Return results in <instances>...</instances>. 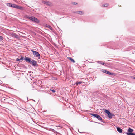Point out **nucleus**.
<instances>
[{
  "mask_svg": "<svg viewBox=\"0 0 135 135\" xmlns=\"http://www.w3.org/2000/svg\"><path fill=\"white\" fill-rule=\"evenodd\" d=\"M78 83L79 84H80L82 83V82H81V81H80V82H78Z\"/></svg>",
  "mask_w": 135,
  "mask_h": 135,
  "instance_id": "obj_26",
  "label": "nucleus"
},
{
  "mask_svg": "<svg viewBox=\"0 0 135 135\" xmlns=\"http://www.w3.org/2000/svg\"><path fill=\"white\" fill-rule=\"evenodd\" d=\"M133 130L132 129L129 127L128 129V132H126L125 133L127 135H135V133H132Z\"/></svg>",
  "mask_w": 135,
  "mask_h": 135,
  "instance_id": "obj_2",
  "label": "nucleus"
},
{
  "mask_svg": "<svg viewBox=\"0 0 135 135\" xmlns=\"http://www.w3.org/2000/svg\"><path fill=\"white\" fill-rule=\"evenodd\" d=\"M42 2V3L49 6H52V3L48 1H43Z\"/></svg>",
  "mask_w": 135,
  "mask_h": 135,
  "instance_id": "obj_5",
  "label": "nucleus"
},
{
  "mask_svg": "<svg viewBox=\"0 0 135 135\" xmlns=\"http://www.w3.org/2000/svg\"><path fill=\"white\" fill-rule=\"evenodd\" d=\"M68 59L70 60L71 61L73 62V63H74L75 62V61L74 60L72 59V58L70 57H68Z\"/></svg>",
  "mask_w": 135,
  "mask_h": 135,
  "instance_id": "obj_12",
  "label": "nucleus"
},
{
  "mask_svg": "<svg viewBox=\"0 0 135 135\" xmlns=\"http://www.w3.org/2000/svg\"><path fill=\"white\" fill-rule=\"evenodd\" d=\"M31 51L33 52L35 57H38L39 59L40 58V55L38 52L33 50H31Z\"/></svg>",
  "mask_w": 135,
  "mask_h": 135,
  "instance_id": "obj_3",
  "label": "nucleus"
},
{
  "mask_svg": "<svg viewBox=\"0 0 135 135\" xmlns=\"http://www.w3.org/2000/svg\"><path fill=\"white\" fill-rule=\"evenodd\" d=\"M98 62V63H99L100 64H102V65H103L104 64V63L102 61H99Z\"/></svg>",
  "mask_w": 135,
  "mask_h": 135,
  "instance_id": "obj_19",
  "label": "nucleus"
},
{
  "mask_svg": "<svg viewBox=\"0 0 135 135\" xmlns=\"http://www.w3.org/2000/svg\"><path fill=\"white\" fill-rule=\"evenodd\" d=\"M105 113L108 114H110V112L108 110H105Z\"/></svg>",
  "mask_w": 135,
  "mask_h": 135,
  "instance_id": "obj_18",
  "label": "nucleus"
},
{
  "mask_svg": "<svg viewBox=\"0 0 135 135\" xmlns=\"http://www.w3.org/2000/svg\"><path fill=\"white\" fill-rule=\"evenodd\" d=\"M50 91H52L53 93H54L55 92V91L54 90L50 89Z\"/></svg>",
  "mask_w": 135,
  "mask_h": 135,
  "instance_id": "obj_22",
  "label": "nucleus"
},
{
  "mask_svg": "<svg viewBox=\"0 0 135 135\" xmlns=\"http://www.w3.org/2000/svg\"><path fill=\"white\" fill-rule=\"evenodd\" d=\"M75 84L76 85H77L78 84V82L77 81L75 83Z\"/></svg>",
  "mask_w": 135,
  "mask_h": 135,
  "instance_id": "obj_24",
  "label": "nucleus"
},
{
  "mask_svg": "<svg viewBox=\"0 0 135 135\" xmlns=\"http://www.w3.org/2000/svg\"><path fill=\"white\" fill-rule=\"evenodd\" d=\"M33 16H32V17H29L28 16H27V18L28 19H29L30 20H31L32 21V20L33 19Z\"/></svg>",
  "mask_w": 135,
  "mask_h": 135,
  "instance_id": "obj_15",
  "label": "nucleus"
},
{
  "mask_svg": "<svg viewBox=\"0 0 135 135\" xmlns=\"http://www.w3.org/2000/svg\"><path fill=\"white\" fill-rule=\"evenodd\" d=\"M108 115L110 118H112V114L110 113V114H108Z\"/></svg>",
  "mask_w": 135,
  "mask_h": 135,
  "instance_id": "obj_17",
  "label": "nucleus"
},
{
  "mask_svg": "<svg viewBox=\"0 0 135 135\" xmlns=\"http://www.w3.org/2000/svg\"><path fill=\"white\" fill-rule=\"evenodd\" d=\"M25 59L26 60V61L30 63L31 61L30 58L26 57Z\"/></svg>",
  "mask_w": 135,
  "mask_h": 135,
  "instance_id": "obj_9",
  "label": "nucleus"
},
{
  "mask_svg": "<svg viewBox=\"0 0 135 135\" xmlns=\"http://www.w3.org/2000/svg\"><path fill=\"white\" fill-rule=\"evenodd\" d=\"M72 4H73L74 5H76L77 4V3L76 2H73L72 3Z\"/></svg>",
  "mask_w": 135,
  "mask_h": 135,
  "instance_id": "obj_21",
  "label": "nucleus"
},
{
  "mask_svg": "<svg viewBox=\"0 0 135 135\" xmlns=\"http://www.w3.org/2000/svg\"><path fill=\"white\" fill-rule=\"evenodd\" d=\"M13 36L15 38H17L18 35L15 33H13L12 34Z\"/></svg>",
  "mask_w": 135,
  "mask_h": 135,
  "instance_id": "obj_14",
  "label": "nucleus"
},
{
  "mask_svg": "<svg viewBox=\"0 0 135 135\" xmlns=\"http://www.w3.org/2000/svg\"><path fill=\"white\" fill-rule=\"evenodd\" d=\"M105 73L108 74L109 75H112L113 74V73H110L109 71L107 70H106V71H105Z\"/></svg>",
  "mask_w": 135,
  "mask_h": 135,
  "instance_id": "obj_11",
  "label": "nucleus"
},
{
  "mask_svg": "<svg viewBox=\"0 0 135 135\" xmlns=\"http://www.w3.org/2000/svg\"><path fill=\"white\" fill-rule=\"evenodd\" d=\"M91 115L96 117L98 120L100 121H102V119L101 117L98 115L95 114H91Z\"/></svg>",
  "mask_w": 135,
  "mask_h": 135,
  "instance_id": "obj_4",
  "label": "nucleus"
},
{
  "mask_svg": "<svg viewBox=\"0 0 135 135\" xmlns=\"http://www.w3.org/2000/svg\"><path fill=\"white\" fill-rule=\"evenodd\" d=\"M30 64H32L33 66H36L37 64L36 61L33 60L31 61Z\"/></svg>",
  "mask_w": 135,
  "mask_h": 135,
  "instance_id": "obj_6",
  "label": "nucleus"
},
{
  "mask_svg": "<svg viewBox=\"0 0 135 135\" xmlns=\"http://www.w3.org/2000/svg\"><path fill=\"white\" fill-rule=\"evenodd\" d=\"M102 71L103 73H105V71H106V70H105L104 69H102Z\"/></svg>",
  "mask_w": 135,
  "mask_h": 135,
  "instance_id": "obj_23",
  "label": "nucleus"
},
{
  "mask_svg": "<svg viewBox=\"0 0 135 135\" xmlns=\"http://www.w3.org/2000/svg\"><path fill=\"white\" fill-rule=\"evenodd\" d=\"M117 131L119 133H121L122 132V130L119 127L117 128Z\"/></svg>",
  "mask_w": 135,
  "mask_h": 135,
  "instance_id": "obj_10",
  "label": "nucleus"
},
{
  "mask_svg": "<svg viewBox=\"0 0 135 135\" xmlns=\"http://www.w3.org/2000/svg\"><path fill=\"white\" fill-rule=\"evenodd\" d=\"M3 37L1 36H0V41H1L3 40Z\"/></svg>",
  "mask_w": 135,
  "mask_h": 135,
  "instance_id": "obj_20",
  "label": "nucleus"
},
{
  "mask_svg": "<svg viewBox=\"0 0 135 135\" xmlns=\"http://www.w3.org/2000/svg\"><path fill=\"white\" fill-rule=\"evenodd\" d=\"M7 5L8 6L20 10H23V7L21 6L17 5L15 4L8 3Z\"/></svg>",
  "mask_w": 135,
  "mask_h": 135,
  "instance_id": "obj_1",
  "label": "nucleus"
},
{
  "mask_svg": "<svg viewBox=\"0 0 135 135\" xmlns=\"http://www.w3.org/2000/svg\"><path fill=\"white\" fill-rule=\"evenodd\" d=\"M47 27L49 28V29H50L51 30H52V28L51 27V26H49V25H47Z\"/></svg>",
  "mask_w": 135,
  "mask_h": 135,
  "instance_id": "obj_16",
  "label": "nucleus"
},
{
  "mask_svg": "<svg viewBox=\"0 0 135 135\" xmlns=\"http://www.w3.org/2000/svg\"><path fill=\"white\" fill-rule=\"evenodd\" d=\"M23 57H21L20 59L19 58H17L16 59V61H19L21 60H23Z\"/></svg>",
  "mask_w": 135,
  "mask_h": 135,
  "instance_id": "obj_13",
  "label": "nucleus"
},
{
  "mask_svg": "<svg viewBox=\"0 0 135 135\" xmlns=\"http://www.w3.org/2000/svg\"><path fill=\"white\" fill-rule=\"evenodd\" d=\"M51 130H52V131L54 132H55V130L54 129H51Z\"/></svg>",
  "mask_w": 135,
  "mask_h": 135,
  "instance_id": "obj_27",
  "label": "nucleus"
},
{
  "mask_svg": "<svg viewBox=\"0 0 135 135\" xmlns=\"http://www.w3.org/2000/svg\"><path fill=\"white\" fill-rule=\"evenodd\" d=\"M32 21H34L37 23L39 22V20L37 18L34 17H33V19Z\"/></svg>",
  "mask_w": 135,
  "mask_h": 135,
  "instance_id": "obj_7",
  "label": "nucleus"
},
{
  "mask_svg": "<svg viewBox=\"0 0 135 135\" xmlns=\"http://www.w3.org/2000/svg\"><path fill=\"white\" fill-rule=\"evenodd\" d=\"M74 13H77L79 14L83 15L84 14V12L82 11H77L74 12Z\"/></svg>",
  "mask_w": 135,
  "mask_h": 135,
  "instance_id": "obj_8",
  "label": "nucleus"
},
{
  "mask_svg": "<svg viewBox=\"0 0 135 135\" xmlns=\"http://www.w3.org/2000/svg\"><path fill=\"white\" fill-rule=\"evenodd\" d=\"M133 77L135 79V77Z\"/></svg>",
  "mask_w": 135,
  "mask_h": 135,
  "instance_id": "obj_28",
  "label": "nucleus"
},
{
  "mask_svg": "<svg viewBox=\"0 0 135 135\" xmlns=\"http://www.w3.org/2000/svg\"><path fill=\"white\" fill-rule=\"evenodd\" d=\"M108 6L107 4H105L103 5L104 7H106Z\"/></svg>",
  "mask_w": 135,
  "mask_h": 135,
  "instance_id": "obj_25",
  "label": "nucleus"
}]
</instances>
